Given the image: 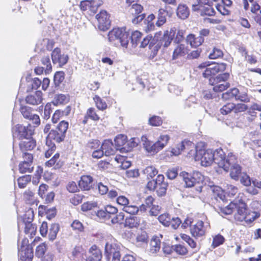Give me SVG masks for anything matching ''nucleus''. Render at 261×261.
Returning a JSON list of instances; mask_svg holds the SVG:
<instances>
[{
    "label": "nucleus",
    "mask_w": 261,
    "mask_h": 261,
    "mask_svg": "<svg viewBox=\"0 0 261 261\" xmlns=\"http://www.w3.org/2000/svg\"><path fill=\"white\" fill-rule=\"evenodd\" d=\"M22 157L25 160L21 161L18 165V170L20 173H32L34 170V167L32 166L33 162V154L29 153H25Z\"/></svg>",
    "instance_id": "9b49d317"
},
{
    "label": "nucleus",
    "mask_w": 261,
    "mask_h": 261,
    "mask_svg": "<svg viewBox=\"0 0 261 261\" xmlns=\"http://www.w3.org/2000/svg\"><path fill=\"white\" fill-rule=\"evenodd\" d=\"M65 137V135H63L61 132H60V131L55 128L50 130L46 139L51 142L60 143L64 141Z\"/></svg>",
    "instance_id": "5701e85b"
},
{
    "label": "nucleus",
    "mask_w": 261,
    "mask_h": 261,
    "mask_svg": "<svg viewBox=\"0 0 261 261\" xmlns=\"http://www.w3.org/2000/svg\"><path fill=\"white\" fill-rule=\"evenodd\" d=\"M179 176L182 178L187 187H193L196 183L202 182L203 180V176L198 171H193L192 174L186 172H181Z\"/></svg>",
    "instance_id": "423d86ee"
},
{
    "label": "nucleus",
    "mask_w": 261,
    "mask_h": 261,
    "mask_svg": "<svg viewBox=\"0 0 261 261\" xmlns=\"http://www.w3.org/2000/svg\"><path fill=\"white\" fill-rule=\"evenodd\" d=\"M101 3L96 4L95 0H84L81 2L80 8L83 11L89 10L91 14L93 15L96 13Z\"/></svg>",
    "instance_id": "412c9836"
},
{
    "label": "nucleus",
    "mask_w": 261,
    "mask_h": 261,
    "mask_svg": "<svg viewBox=\"0 0 261 261\" xmlns=\"http://www.w3.org/2000/svg\"><path fill=\"white\" fill-rule=\"evenodd\" d=\"M19 148L24 155L28 151L33 150L36 146V141L34 138H28L23 140H19Z\"/></svg>",
    "instance_id": "a211bd4d"
},
{
    "label": "nucleus",
    "mask_w": 261,
    "mask_h": 261,
    "mask_svg": "<svg viewBox=\"0 0 261 261\" xmlns=\"http://www.w3.org/2000/svg\"><path fill=\"white\" fill-rule=\"evenodd\" d=\"M96 216L100 220L104 222L109 220L111 218L110 215H109L105 209L98 210L96 213Z\"/></svg>",
    "instance_id": "774afa93"
},
{
    "label": "nucleus",
    "mask_w": 261,
    "mask_h": 261,
    "mask_svg": "<svg viewBox=\"0 0 261 261\" xmlns=\"http://www.w3.org/2000/svg\"><path fill=\"white\" fill-rule=\"evenodd\" d=\"M226 67V65L223 63L210 65L203 73V75L209 79L211 77H216V76H215L216 74L224 71Z\"/></svg>",
    "instance_id": "2eb2a0df"
},
{
    "label": "nucleus",
    "mask_w": 261,
    "mask_h": 261,
    "mask_svg": "<svg viewBox=\"0 0 261 261\" xmlns=\"http://www.w3.org/2000/svg\"><path fill=\"white\" fill-rule=\"evenodd\" d=\"M16 133L18 140L28 139V138H33L34 134V129L31 124H28L27 126L21 124L16 125Z\"/></svg>",
    "instance_id": "ddd939ff"
},
{
    "label": "nucleus",
    "mask_w": 261,
    "mask_h": 261,
    "mask_svg": "<svg viewBox=\"0 0 261 261\" xmlns=\"http://www.w3.org/2000/svg\"><path fill=\"white\" fill-rule=\"evenodd\" d=\"M171 218L168 213H164L159 216L158 220L165 226H169L170 225Z\"/></svg>",
    "instance_id": "4d7b16f0"
},
{
    "label": "nucleus",
    "mask_w": 261,
    "mask_h": 261,
    "mask_svg": "<svg viewBox=\"0 0 261 261\" xmlns=\"http://www.w3.org/2000/svg\"><path fill=\"white\" fill-rule=\"evenodd\" d=\"M229 77V74L228 73L220 74L216 77H211L209 79V83L214 86V91L222 92L230 86V84L227 82Z\"/></svg>",
    "instance_id": "39448f33"
},
{
    "label": "nucleus",
    "mask_w": 261,
    "mask_h": 261,
    "mask_svg": "<svg viewBox=\"0 0 261 261\" xmlns=\"http://www.w3.org/2000/svg\"><path fill=\"white\" fill-rule=\"evenodd\" d=\"M160 238H162V235L159 236H153L150 242V248L149 252L151 254L156 253L161 248V240Z\"/></svg>",
    "instance_id": "cd10ccee"
},
{
    "label": "nucleus",
    "mask_w": 261,
    "mask_h": 261,
    "mask_svg": "<svg viewBox=\"0 0 261 261\" xmlns=\"http://www.w3.org/2000/svg\"><path fill=\"white\" fill-rule=\"evenodd\" d=\"M19 252V261H32L34 257L33 249L31 245L29 244L27 239L22 240Z\"/></svg>",
    "instance_id": "0eeeda50"
},
{
    "label": "nucleus",
    "mask_w": 261,
    "mask_h": 261,
    "mask_svg": "<svg viewBox=\"0 0 261 261\" xmlns=\"http://www.w3.org/2000/svg\"><path fill=\"white\" fill-rule=\"evenodd\" d=\"M257 217V214L254 212L249 211L245 216L244 221L246 224H250Z\"/></svg>",
    "instance_id": "052dcab7"
},
{
    "label": "nucleus",
    "mask_w": 261,
    "mask_h": 261,
    "mask_svg": "<svg viewBox=\"0 0 261 261\" xmlns=\"http://www.w3.org/2000/svg\"><path fill=\"white\" fill-rule=\"evenodd\" d=\"M127 137L124 134H119L115 137V168L125 170L131 166V161L126 156L117 154V152L124 153L121 148L126 146Z\"/></svg>",
    "instance_id": "7ed1b4c3"
},
{
    "label": "nucleus",
    "mask_w": 261,
    "mask_h": 261,
    "mask_svg": "<svg viewBox=\"0 0 261 261\" xmlns=\"http://www.w3.org/2000/svg\"><path fill=\"white\" fill-rule=\"evenodd\" d=\"M34 193L28 189L23 193V199L27 203L33 204L34 203Z\"/></svg>",
    "instance_id": "3c124183"
},
{
    "label": "nucleus",
    "mask_w": 261,
    "mask_h": 261,
    "mask_svg": "<svg viewBox=\"0 0 261 261\" xmlns=\"http://www.w3.org/2000/svg\"><path fill=\"white\" fill-rule=\"evenodd\" d=\"M43 172V168L40 166H37L36 170L32 177V184L33 185H37L39 183Z\"/></svg>",
    "instance_id": "a19ab883"
},
{
    "label": "nucleus",
    "mask_w": 261,
    "mask_h": 261,
    "mask_svg": "<svg viewBox=\"0 0 261 261\" xmlns=\"http://www.w3.org/2000/svg\"><path fill=\"white\" fill-rule=\"evenodd\" d=\"M42 92L38 90L34 94H29L25 97V102L30 105L36 106L42 103L43 100Z\"/></svg>",
    "instance_id": "4be33fe9"
},
{
    "label": "nucleus",
    "mask_w": 261,
    "mask_h": 261,
    "mask_svg": "<svg viewBox=\"0 0 261 261\" xmlns=\"http://www.w3.org/2000/svg\"><path fill=\"white\" fill-rule=\"evenodd\" d=\"M148 240V236L146 231L141 230L138 232L136 237L137 243L140 245L146 244Z\"/></svg>",
    "instance_id": "a18cd8bd"
},
{
    "label": "nucleus",
    "mask_w": 261,
    "mask_h": 261,
    "mask_svg": "<svg viewBox=\"0 0 261 261\" xmlns=\"http://www.w3.org/2000/svg\"><path fill=\"white\" fill-rule=\"evenodd\" d=\"M142 34L138 31H133L131 33L130 39L131 43L133 47H135L138 42L141 39Z\"/></svg>",
    "instance_id": "09e8293b"
},
{
    "label": "nucleus",
    "mask_w": 261,
    "mask_h": 261,
    "mask_svg": "<svg viewBox=\"0 0 261 261\" xmlns=\"http://www.w3.org/2000/svg\"><path fill=\"white\" fill-rule=\"evenodd\" d=\"M84 198V196L81 194H74L70 198V202L73 205H77L81 204L83 199Z\"/></svg>",
    "instance_id": "5fc2aeb1"
},
{
    "label": "nucleus",
    "mask_w": 261,
    "mask_h": 261,
    "mask_svg": "<svg viewBox=\"0 0 261 261\" xmlns=\"http://www.w3.org/2000/svg\"><path fill=\"white\" fill-rule=\"evenodd\" d=\"M110 15L105 10L100 11L96 15L98 28L101 31L108 30L111 26Z\"/></svg>",
    "instance_id": "f8f14e48"
},
{
    "label": "nucleus",
    "mask_w": 261,
    "mask_h": 261,
    "mask_svg": "<svg viewBox=\"0 0 261 261\" xmlns=\"http://www.w3.org/2000/svg\"><path fill=\"white\" fill-rule=\"evenodd\" d=\"M170 16L169 13L165 9L161 8L159 10L158 21L156 24L158 27H161L166 22V17Z\"/></svg>",
    "instance_id": "72a5a7b5"
},
{
    "label": "nucleus",
    "mask_w": 261,
    "mask_h": 261,
    "mask_svg": "<svg viewBox=\"0 0 261 261\" xmlns=\"http://www.w3.org/2000/svg\"><path fill=\"white\" fill-rule=\"evenodd\" d=\"M226 159H230V165L229 167H231L230 169V177L237 181L239 180V177L241 176V174L243 173L241 172V167L238 164H237L234 163L236 158L234 155L232 154L231 153L230 154H228V156ZM229 170H228L227 171H228Z\"/></svg>",
    "instance_id": "4468645a"
},
{
    "label": "nucleus",
    "mask_w": 261,
    "mask_h": 261,
    "mask_svg": "<svg viewBox=\"0 0 261 261\" xmlns=\"http://www.w3.org/2000/svg\"><path fill=\"white\" fill-rule=\"evenodd\" d=\"M240 181L241 184L245 187H250L251 185V179L250 176L246 173H243L239 177Z\"/></svg>",
    "instance_id": "13d9d810"
},
{
    "label": "nucleus",
    "mask_w": 261,
    "mask_h": 261,
    "mask_svg": "<svg viewBox=\"0 0 261 261\" xmlns=\"http://www.w3.org/2000/svg\"><path fill=\"white\" fill-rule=\"evenodd\" d=\"M47 250V245L45 243H42L37 246L36 248L35 254L37 257L40 258L45 254Z\"/></svg>",
    "instance_id": "603ef678"
},
{
    "label": "nucleus",
    "mask_w": 261,
    "mask_h": 261,
    "mask_svg": "<svg viewBox=\"0 0 261 261\" xmlns=\"http://www.w3.org/2000/svg\"><path fill=\"white\" fill-rule=\"evenodd\" d=\"M210 227L208 222L199 220L195 224L191 226L190 232L194 238H201L205 236Z\"/></svg>",
    "instance_id": "6e6552de"
},
{
    "label": "nucleus",
    "mask_w": 261,
    "mask_h": 261,
    "mask_svg": "<svg viewBox=\"0 0 261 261\" xmlns=\"http://www.w3.org/2000/svg\"><path fill=\"white\" fill-rule=\"evenodd\" d=\"M251 184L253 185V187H249L247 189V192L252 195H256L258 194V191L255 188L261 189V181L257 179L252 180Z\"/></svg>",
    "instance_id": "49530a36"
},
{
    "label": "nucleus",
    "mask_w": 261,
    "mask_h": 261,
    "mask_svg": "<svg viewBox=\"0 0 261 261\" xmlns=\"http://www.w3.org/2000/svg\"><path fill=\"white\" fill-rule=\"evenodd\" d=\"M236 209L237 213L234 215L235 219L243 222L245 216L249 211L247 208L246 204L241 196L240 199H236L230 202L229 205L221 209V212L226 215L231 214Z\"/></svg>",
    "instance_id": "20e7f679"
},
{
    "label": "nucleus",
    "mask_w": 261,
    "mask_h": 261,
    "mask_svg": "<svg viewBox=\"0 0 261 261\" xmlns=\"http://www.w3.org/2000/svg\"><path fill=\"white\" fill-rule=\"evenodd\" d=\"M139 139L138 138H132L128 141H127V144L126 146L122 148L121 149L122 152H125V153L127 152L128 151L132 150L133 148L137 147L139 143Z\"/></svg>",
    "instance_id": "e433bc0d"
},
{
    "label": "nucleus",
    "mask_w": 261,
    "mask_h": 261,
    "mask_svg": "<svg viewBox=\"0 0 261 261\" xmlns=\"http://www.w3.org/2000/svg\"><path fill=\"white\" fill-rule=\"evenodd\" d=\"M101 147V142L97 139H91L88 141L85 145L86 149L88 152L97 149Z\"/></svg>",
    "instance_id": "c9c22d12"
},
{
    "label": "nucleus",
    "mask_w": 261,
    "mask_h": 261,
    "mask_svg": "<svg viewBox=\"0 0 261 261\" xmlns=\"http://www.w3.org/2000/svg\"><path fill=\"white\" fill-rule=\"evenodd\" d=\"M60 230V226L58 223H53L50 225L49 233H48V237L49 240H54L56 237L57 235Z\"/></svg>",
    "instance_id": "79ce46f5"
},
{
    "label": "nucleus",
    "mask_w": 261,
    "mask_h": 261,
    "mask_svg": "<svg viewBox=\"0 0 261 261\" xmlns=\"http://www.w3.org/2000/svg\"><path fill=\"white\" fill-rule=\"evenodd\" d=\"M194 149L188 153L194 155L195 161H200L201 166L207 167L215 163L225 171L228 170L230 159H226L224 152L222 149L219 148L215 151L211 149H206V144L203 142H198Z\"/></svg>",
    "instance_id": "f257e3e1"
},
{
    "label": "nucleus",
    "mask_w": 261,
    "mask_h": 261,
    "mask_svg": "<svg viewBox=\"0 0 261 261\" xmlns=\"http://www.w3.org/2000/svg\"><path fill=\"white\" fill-rule=\"evenodd\" d=\"M195 147V144L192 142L184 140L173 148L171 151V155L177 156L180 154L184 149L192 150Z\"/></svg>",
    "instance_id": "6ab92c4d"
},
{
    "label": "nucleus",
    "mask_w": 261,
    "mask_h": 261,
    "mask_svg": "<svg viewBox=\"0 0 261 261\" xmlns=\"http://www.w3.org/2000/svg\"><path fill=\"white\" fill-rule=\"evenodd\" d=\"M143 148L146 151L151 154H154L159 152L158 148L155 143L149 141L146 136L141 137Z\"/></svg>",
    "instance_id": "a878e982"
},
{
    "label": "nucleus",
    "mask_w": 261,
    "mask_h": 261,
    "mask_svg": "<svg viewBox=\"0 0 261 261\" xmlns=\"http://www.w3.org/2000/svg\"><path fill=\"white\" fill-rule=\"evenodd\" d=\"M93 99L95 102L96 108L100 110H106L107 105L106 101L98 95H95Z\"/></svg>",
    "instance_id": "37998d69"
},
{
    "label": "nucleus",
    "mask_w": 261,
    "mask_h": 261,
    "mask_svg": "<svg viewBox=\"0 0 261 261\" xmlns=\"http://www.w3.org/2000/svg\"><path fill=\"white\" fill-rule=\"evenodd\" d=\"M103 150V153L106 156L113 155L114 154V144L111 140H105L101 144L100 147Z\"/></svg>",
    "instance_id": "7c9ffc66"
},
{
    "label": "nucleus",
    "mask_w": 261,
    "mask_h": 261,
    "mask_svg": "<svg viewBox=\"0 0 261 261\" xmlns=\"http://www.w3.org/2000/svg\"><path fill=\"white\" fill-rule=\"evenodd\" d=\"M184 35L183 30L173 27L169 31H165L163 35L162 32L156 33L153 38V41L158 43V45L160 46L167 47L172 40L177 43L180 42L184 39Z\"/></svg>",
    "instance_id": "f03ea898"
},
{
    "label": "nucleus",
    "mask_w": 261,
    "mask_h": 261,
    "mask_svg": "<svg viewBox=\"0 0 261 261\" xmlns=\"http://www.w3.org/2000/svg\"><path fill=\"white\" fill-rule=\"evenodd\" d=\"M143 10V7L141 5L135 3L132 5L129 9V12L134 18L132 19V22L134 24H138L139 22L143 20L145 17V15L142 14L139 15Z\"/></svg>",
    "instance_id": "f3484780"
},
{
    "label": "nucleus",
    "mask_w": 261,
    "mask_h": 261,
    "mask_svg": "<svg viewBox=\"0 0 261 261\" xmlns=\"http://www.w3.org/2000/svg\"><path fill=\"white\" fill-rule=\"evenodd\" d=\"M65 163V158L61 156L60 153L57 152L45 163V166L48 168H53L55 170H60L64 167Z\"/></svg>",
    "instance_id": "9d476101"
},
{
    "label": "nucleus",
    "mask_w": 261,
    "mask_h": 261,
    "mask_svg": "<svg viewBox=\"0 0 261 261\" xmlns=\"http://www.w3.org/2000/svg\"><path fill=\"white\" fill-rule=\"evenodd\" d=\"M32 176L31 175H24L18 178L17 184L19 188L23 189L31 181Z\"/></svg>",
    "instance_id": "4c0bfd02"
},
{
    "label": "nucleus",
    "mask_w": 261,
    "mask_h": 261,
    "mask_svg": "<svg viewBox=\"0 0 261 261\" xmlns=\"http://www.w3.org/2000/svg\"><path fill=\"white\" fill-rule=\"evenodd\" d=\"M93 179L90 175H84L81 177L79 181V186L82 190L88 191L93 186Z\"/></svg>",
    "instance_id": "393cba45"
},
{
    "label": "nucleus",
    "mask_w": 261,
    "mask_h": 261,
    "mask_svg": "<svg viewBox=\"0 0 261 261\" xmlns=\"http://www.w3.org/2000/svg\"><path fill=\"white\" fill-rule=\"evenodd\" d=\"M143 172L148 177L152 178L158 174V171L154 167L150 166L147 167L143 170Z\"/></svg>",
    "instance_id": "e2e57ef3"
},
{
    "label": "nucleus",
    "mask_w": 261,
    "mask_h": 261,
    "mask_svg": "<svg viewBox=\"0 0 261 261\" xmlns=\"http://www.w3.org/2000/svg\"><path fill=\"white\" fill-rule=\"evenodd\" d=\"M100 119V116L97 113L95 109L93 107H90L87 110L82 123L85 125L88 123L89 119L93 121H98Z\"/></svg>",
    "instance_id": "b1692460"
},
{
    "label": "nucleus",
    "mask_w": 261,
    "mask_h": 261,
    "mask_svg": "<svg viewBox=\"0 0 261 261\" xmlns=\"http://www.w3.org/2000/svg\"><path fill=\"white\" fill-rule=\"evenodd\" d=\"M170 137L166 134H162L158 138V140L155 142L159 151L162 150L168 143Z\"/></svg>",
    "instance_id": "2f4dec72"
},
{
    "label": "nucleus",
    "mask_w": 261,
    "mask_h": 261,
    "mask_svg": "<svg viewBox=\"0 0 261 261\" xmlns=\"http://www.w3.org/2000/svg\"><path fill=\"white\" fill-rule=\"evenodd\" d=\"M204 2H200V3H205L204 5L199 4L197 9L200 11L201 15L213 16L215 14V10L210 5L207 4L208 1L203 0Z\"/></svg>",
    "instance_id": "c85d7f7f"
},
{
    "label": "nucleus",
    "mask_w": 261,
    "mask_h": 261,
    "mask_svg": "<svg viewBox=\"0 0 261 261\" xmlns=\"http://www.w3.org/2000/svg\"><path fill=\"white\" fill-rule=\"evenodd\" d=\"M224 237L220 235L217 234L213 238V242L212 244V247L213 248H215L220 245L222 244L224 242Z\"/></svg>",
    "instance_id": "0e129e2a"
},
{
    "label": "nucleus",
    "mask_w": 261,
    "mask_h": 261,
    "mask_svg": "<svg viewBox=\"0 0 261 261\" xmlns=\"http://www.w3.org/2000/svg\"><path fill=\"white\" fill-rule=\"evenodd\" d=\"M186 41L191 46L197 47L202 44L204 41V38L201 37H196L194 35L191 34L187 36Z\"/></svg>",
    "instance_id": "c756f323"
},
{
    "label": "nucleus",
    "mask_w": 261,
    "mask_h": 261,
    "mask_svg": "<svg viewBox=\"0 0 261 261\" xmlns=\"http://www.w3.org/2000/svg\"><path fill=\"white\" fill-rule=\"evenodd\" d=\"M42 64L46 66L45 69V73L49 74L52 70V66L49 56L44 57L41 59Z\"/></svg>",
    "instance_id": "864d4df0"
},
{
    "label": "nucleus",
    "mask_w": 261,
    "mask_h": 261,
    "mask_svg": "<svg viewBox=\"0 0 261 261\" xmlns=\"http://www.w3.org/2000/svg\"><path fill=\"white\" fill-rule=\"evenodd\" d=\"M24 225V232L26 234L30 236L31 238H33L36 233L37 226L32 222H23Z\"/></svg>",
    "instance_id": "473e14b6"
},
{
    "label": "nucleus",
    "mask_w": 261,
    "mask_h": 261,
    "mask_svg": "<svg viewBox=\"0 0 261 261\" xmlns=\"http://www.w3.org/2000/svg\"><path fill=\"white\" fill-rule=\"evenodd\" d=\"M91 256L86 257L85 261H100L102 258V253L96 245H93L89 249Z\"/></svg>",
    "instance_id": "bb28decb"
},
{
    "label": "nucleus",
    "mask_w": 261,
    "mask_h": 261,
    "mask_svg": "<svg viewBox=\"0 0 261 261\" xmlns=\"http://www.w3.org/2000/svg\"><path fill=\"white\" fill-rule=\"evenodd\" d=\"M65 79V73L63 71H57L54 75V80L56 86L59 85L64 81Z\"/></svg>",
    "instance_id": "680f3d73"
},
{
    "label": "nucleus",
    "mask_w": 261,
    "mask_h": 261,
    "mask_svg": "<svg viewBox=\"0 0 261 261\" xmlns=\"http://www.w3.org/2000/svg\"><path fill=\"white\" fill-rule=\"evenodd\" d=\"M73 231L77 233L84 232L85 226L79 220H74L70 225Z\"/></svg>",
    "instance_id": "58836bf2"
},
{
    "label": "nucleus",
    "mask_w": 261,
    "mask_h": 261,
    "mask_svg": "<svg viewBox=\"0 0 261 261\" xmlns=\"http://www.w3.org/2000/svg\"><path fill=\"white\" fill-rule=\"evenodd\" d=\"M234 103H228L223 106L220 110L221 113L223 115H227L232 111H233Z\"/></svg>",
    "instance_id": "338daca9"
},
{
    "label": "nucleus",
    "mask_w": 261,
    "mask_h": 261,
    "mask_svg": "<svg viewBox=\"0 0 261 261\" xmlns=\"http://www.w3.org/2000/svg\"><path fill=\"white\" fill-rule=\"evenodd\" d=\"M86 251L82 245L75 246L70 252L69 258L71 260L80 261L86 257Z\"/></svg>",
    "instance_id": "aec40b11"
},
{
    "label": "nucleus",
    "mask_w": 261,
    "mask_h": 261,
    "mask_svg": "<svg viewBox=\"0 0 261 261\" xmlns=\"http://www.w3.org/2000/svg\"><path fill=\"white\" fill-rule=\"evenodd\" d=\"M97 203L95 202H86L83 203L81 205V210L83 212H87L90 211L94 208L97 207Z\"/></svg>",
    "instance_id": "69168bd1"
},
{
    "label": "nucleus",
    "mask_w": 261,
    "mask_h": 261,
    "mask_svg": "<svg viewBox=\"0 0 261 261\" xmlns=\"http://www.w3.org/2000/svg\"><path fill=\"white\" fill-rule=\"evenodd\" d=\"M46 145L48 147L44 153V156L45 158H50L53 154L55 152L56 149V146L54 142L46 139Z\"/></svg>",
    "instance_id": "ea45409f"
},
{
    "label": "nucleus",
    "mask_w": 261,
    "mask_h": 261,
    "mask_svg": "<svg viewBox=\"0 0 261 261\" xmlns=\"http://www.w3.org/2000/svg\"><path fill=\"white\" fill-rule=\"evenodd\" d=\"M176 14L179 18L185 19L189 16L190 12L186 5L180 4L177 7Z\"/></svg>",
    "instance_id": "f704fd0d"
},
{
    "label": "nucleus",
    "mask_w": 261,
    "mask_h": 261,
    "mask_svg": "<svg viewBox=\"0 0 261 261\" xmlns=\"http://www.w3.org/2000/svg\"><path fill=\"white\" fill-rule=\"evenodd\" d=\"M129 33L125 27L115 28V44L126 48L129 40Z\"/></svg>",
    "instance_id": "1a4fd4ad"
},
{
    "label": "nucleus",
    "mask_w": 261,
    "mask_h": 261,
    "mask_svg": "<svg viewBox=\"0 0 261 261\" xmlns=\"http://www.w3.org/2000/svg\"><path fill=\"white\" fill-rule=\"evenodd\" d=\"M32 109L26 106H22L20 108V111L24 118L29 119L31 118V116L33 114H32Z\"/></svg>",
    "instance_id": "bf43d9fd"
},
{
    "label": "nucleus",
    "mask_w": 261,
    "mask_h": 261,
    "mask_svg": "<svg viewBox=\"0 0 261 261\" xmlns=\"http://www.w3.org/2000/svg\"><path fill=\"white\" fill-rule=\"evenodd\" d=\"M67 55L62 54L61 49L55 48L51 53V59L54 64H58L60 67L65 65L68 61Z\"/></svg>",
    "instance_id": "dca6fc26"
},
{
    "label": "nucleus",
    "mask_w": 261,
    "mask_h": 261,
    "mask_svg": "<svg viewBox=\"0 0 261 261\" xmlns=\"http://www.w3.org/2000/svg\"><path fill=\"white\" fill-rule=\"evenodd\" d=\"M155 18V16L151 14L148 15V16L145 19L144 23L146 25L145 30L146 31H150L154 29V25L152 21Z\"/></svg>",
    "instance_id": "de8ad7c7"
},
{
    "label": "nucleus",
    "mask_w": 261,
    "mask_h": 261,
    "mask_svg": "<svg viewBox=\"0 0 261 261\" xmlns=\"http://www.w3.org/2000/svg\"><path fill=\"white\" fill-rule=\"evenodd\" d=\"M186 50L184 45H178L173 51V59H176L179 57L184 56L186 54Z\"/></svg>",
    "instance_id": "8fccbe9b"
},
{
    "label": "nucleus",
    "mask_w": 261,
    "mask_h": 261,
    "mask_svg": "<svg viewBox=\"0 0 261 261\" xmlns=\"http://www.w3.org/2000/svg\"><path fill=\"white\" fill-rule=\"evenodd\" d=\"M34 218V212L32 208H29L25 211L22 217L23 222H32Z\"/></svg>",
    "instance_id": "c03bdc74"
},
{
    "label": "nucleus",
    "mask_w": 261,
    "mask_h": 261,
    "mask_svg": "<svg viewBox=\"0 0 261 261\" xmlns=\"http://www.w3.org/2000/svg\"><path fill=\"white\" fill-rule=\"evenodd\" d=\"M69 123L65 120H62L58 123L56 128L63 135H66Z\"/></svg>",
    "instance_id": "6e6d98bb"
}]
</instances>
